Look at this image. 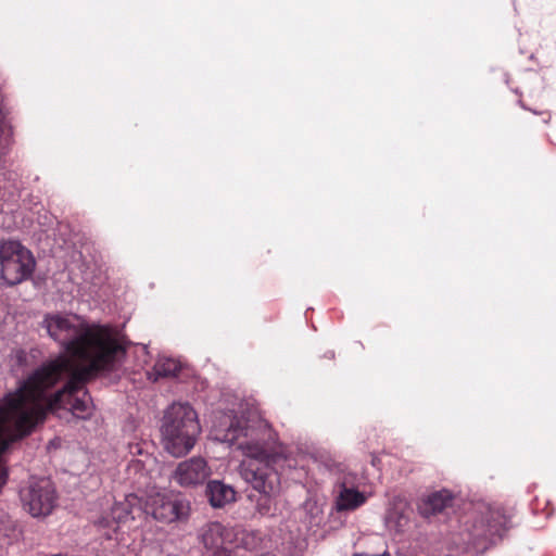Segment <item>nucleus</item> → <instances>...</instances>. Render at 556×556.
<instances>
[{
  "label": "nucleus",
  "instance_id": "nucleus-10",
  "mask_svg": "<svg viewBox=\"0 0 556 556\" xmlns=\"http://www.w3.org/2000/svg\"><path fill=\"white\" fill-rule=\"evenodd\" d=\"M129 519H134L129 504L126 502L115 503L110 514L99 518L94 526L102 535L108 539H114L121 523H125Z\"/></svg>",
  "mask_w": 556,
  "mask_h": 556
},
{
  "label": "nucleus",
  "instance_id": "nucleus-14",
  "mask_svg": "<svg viewBox=\"0 0 556 556\" xmlns=\"http://www.w3.org/2000/svg\"><path fill=\"white\" fill-rule=\"evenodd\" d=\"M339 492L336 497V509L338 511L354 510L362 506L366 497L354 488H348L344 482L338 484Z\"/></svg>",
  "mask_w": 556,
  "mask_h": 556
},
{
  "label": "nucleus",
  "instance_id": "nucleus-8",
  "mask_svg": "<svg viewBox=\"0 0 556 556\" xmlns=\"http://www.w3.org/2000/svg\"><path fill=\"white\" fill-rule=\"evenodd\" d=\"M21 500L33 517L48 516L56 505L55 488L45 478L33 481L21 492Z\"/></svg>",
  "mask_w": 556,
  "mask_h": 556
},
{
  "label": "nucleus",
  "instance_id": "nucleus-11",
  "mask_svg": "<svg viewBox=\"0 0 556 556\" xmlns=\"http://www.w3.org/2000/svg\"><path fill=\"white\" fill-rule=\"evenodd\" d=\"M225 422H220L218 426H215V439L228 444L230 447H236L237 450L243 448V441L241 438L243 437V428L240 426V421L231 416L225 415Z\"/></svg>",
  "mask_w": 556,
  "mask_h": 556
},
{
  "label": "nucleus",
  "instance_id": "nucleus-5",
  "mask_svg": "<svg viewBox=\"0 0 556 556\" xmlns=\"http://www.w3.org/2000/svg\"><path fill=\"white\" fill-rule=\"evenodd\" d=\"M143 510L160 522H181L189 518L191 505L179 492H153L147 495Z\"/></svg>",
  "mask_w": 556,
  "mask_h": 556
},
{
  "label": "nucleus",
  "instance_id": "nucleus-16",
  "mask_svg": "<svg viewBox=\"0 0 556 556\" xmlns=\"http://www.w3.org/2000/svg\"><path fill=\"white\" fill-rule=\"evenodd\" d=\"M353 556H390V554L388 552H384L383 554L381 555H368V554H354Z\"/></svg>",
  "mask_w": 556,
  "mask_h": 556
},
{
  "label": "nucleus",
  "instance_id": "nucleus-4",
  "mask_svg": "<svg viewBox=\"0 0 556 556\" xmlns=\"http://www.w3.org/2000/svg\"><path fill=\"white\" fill-rule=\"evenodd\" d=\"M30 251L15 240H0V276L14 286L28 279L35 269Z\"/></svg>",
  "mask_w": 556,
  "mask_h": 556
},
{
  "label": "nucleus",
  "instance_id": "nucleus-2",
  "mask_svg": "<svg viewBox=\"0 0 556 556\" xmlns=\"http://www.w3.org/2000/svg\"><path fill=\"white\" fill-rule=\"evenodd\" d=\"M245 497L261 515L270 508V493L274 490L269 480L270 471L285 460L278 451V435L270 424L262 416L253 399H245Z\"/></svg>",
  "mask_w": 556,
  "mask_h": 556
},
{
  "label": "nucleus",
  "instance_id": "nucleus-1",
  "mask_svg": "<svg viewBox=\"0 0 556 556\" xmlns=\"http://www.w3.org/2000/svg\"><path fill=\"white\" fill-rule=\"evenodd\" d=\"M42 326L70 356L42 364L0 400V491L9 477L3 454L10 446L30 434L48 412L65 409L78 419L90 418L93 404L86 382L113 370L125 354L110 327L89 326L77 315L50 314Z\"/></svg>",
  "mask_w": 556,
  "mask_h": 556
},
{
  "label": "nucleus",
  "instance_id": "nucleus-7",
  "mask_svg": "<svg viewBox=\"0 0 556 556\" xmlns=\"http://www.w3.org/2000/svg\"><path fill=\"white\" fill-rule=\"evenodd\" d=\"M201 541L211 556H240L243 539L239 540L231 528L219 522L206 525L201 532Z\"/></svg>",
  "mask_w": 556,
  "mask_h": 556
},
{
  "label": "nucleus",
  "instance_id": "nucleus-17",
  "mask_svg": "<svg viewBox=\"0 0 556 556\" xmlns=\"http://www.w3.org/2000/svg\"><path fill=\"white\" fill-rule=\"evenodd\" d=\"M326 356L329 357V358H333L334 357V353L333 352H328L326 354Z\"/></svg>",
  "mask_w": 556,
  "mask_h": 556
},
{
  "label": "nucleus",
  "instance_id": "nucleus-13",
  "mask_svg": "<svg viewBox=\"0 0 556 556\" xmlns=\"http://www.w3.org/2000/svg\"><path fill=\"white\" fill-rule=\"evenodd\" d=\"M453 500V493L446 489L434 491L422 500L419 506L420 513L426 517L440 514L452 505Z\"/></svg>",
  "mask_w": 556,
  "mask_h": 556
},
{
  "label": "nucleus",
  "instance_id": "nucleus-6",
  "mask_svg": "<svg viewBox=\"0 0 556 556\" xmlns=\"http://www.w3.org/2000/svg\"><path fill=\"white\" fill-rule=\"evenodd\" d=\"M515 509L501 505L489 506L481 519L473 523L471 538L475 542L486 541L495 543L515 525Z\"/></svg>",
  "mask_w": 556,
  "mask_h": 556
},
{
  "label": "nucleus",
  "instance_id": "nucleus-18",
  "mask_svg": "<svg viewBox=\"0 0 556 556\" xmlns=\"http://www.w3.org/2000/svg\"><path fill=\"white\" fill-rule=\"evenodd\" d=\"M238 470H239V472H240V473L242 472V470H243V463H240V464H239V466H238Z\"/></svg>",
  "mask_w": 556,
  "mask_h": 556
},
{
  "label": "nucleus",
  "instance_id": "nucleus-9",
  "mask_svg": "<svg viewBox=\"0 0 556 556\" xmlns=\"http://www.w3.org/2000/svg\"><path fill=\"white\" fill-rule=\"evenodd\" d=\"M211 475L207 462L203 457L193 456L177 465L173 479L182 488H194L203 484Z\"/></svg>",
  "mask_w": 556,
  "mask_h": 556
},
{
  "label": "nucleus",
  "instance_id": "nucleus-3",
  "mask_svg": "<svg viewBox=\"0 0 556 556\" xmlns=\"http://www.w3.org/2000/svg\"><path fill=\"white\" fill-rule=\"evenodd\" d=\"M164 448L174 457L187 455L194 446L201 426L189 403H173L164 413L161 426Z\"/></svg>",
  "mask_w": 556,
  "mask_h": 556
},
{
  "label": "nucleus",
  "instance_id": "nucleus-12",
  "mask_svg": "<svg viewBox=\"0 0 556 556\" xmlns=\"http://www.w3.org/2000/svg\"><path fill=\"white\" fill-rule=\"evenodd\" d=\"M205 496L213 508H224L236 501V491L220 480H210L206 483Z\"/></svg>",
  "mask_w": 556,
  "mask_h": 556
},
{
  "label": "nucleus",
  "instance_id": "nucleus-15",
  "mask_svg": "<svg viewBox=\"0 0 556 556\" xmlns=\"http://www.w3.org/2000/svg\"><path fill=\"white\" fill-rule=\"evenodd\" d=\"M180 369L181 365L178 361L170 357H160L147 375L150 381L156 382L161 378L176 377Z\"/></svg>",
  "mask_w": 556,
  "mask_h": 556
}]
</instances>
